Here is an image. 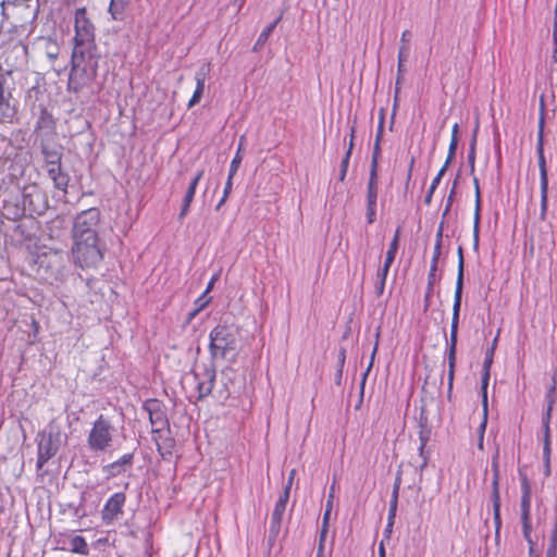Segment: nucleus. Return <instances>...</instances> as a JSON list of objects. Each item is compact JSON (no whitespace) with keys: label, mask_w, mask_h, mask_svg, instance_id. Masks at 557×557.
<instances>
[{"label":"nucleus","mask_w":557,"mask_h":557,"mask_svg":"<svg viewBox=\"0 0 557 557\" xmlns=\"http://www.w3.org/2000/svg\"><path fill=\"white\" fill-rule=\"evenodd\" d=\"M100 59L98 48H73L67 81L69 91L78 94L95 82Z\"/></svg>","instance_id":"nucleus-1"},{"label":"nucleus","mask_w":557,"mask_h":557,"mask_svg":"<svg viewBox=\"0 0 557 557\" xmlns=\"http://www.w3.org/2000/svg\"><path fill=\"white\" fill-rule=\"evenodd\" d=\"M239 327L233 323H219L209 334V352L212 360L235 362L239 352Z\"/></svg>","instance_id":"nucleus-2"},{"label":"nucleus","mask_w":557,"mask_h":557,"mask_svg":"<svg viewBox=\"0 0 557 557\" xmlns=\"http://www.w3.org/2000/svg\"><path fill=\"white\" fill-rule=\"evenodd\" d=\"M37 275L49 284L63 282L67 274V257L63 251L49 250L37 256Z\"/></svg>","instance_id":"nucleus-3"},{"label":"nucleus","mask_w":557,"mask_h":557,"mask_svg":"<svg viewBox=\"0 0 557 557\" xmlns=\"http://www.w3.org/2000/svg\"><path fill=\"white\" fill-rule=\"evenodd\" d=\"M73 261L81 269H96L104 258L106 245L100 238L73 239Z\"/></svg>","instance_id":"nucleus-4"},{"label":"nucleus","mask_w":557,"mask_h":557,"mask_svg":"<svg viewBox=\"0 0 557 557\" xmlns=\"http://www.w3.org/2000/svg\"><path fill=\"white\" fill-rule=\"evenodd\" d=\"M101 213L98 208H89L79 212L73 222L72 238L73 239H91L100 238Z\"/></svg>","instance_id":"nucleus-5"},{"label":"nucleus","mask_w":557,"mask_h":557,"mask_svg":"<svg viewBox=\"0 0 557 557\" xmlns=\"http://www.w3.org/2000/svg\"><path fill=\"white\" fill-rule=\"evenodd\" d=\"M114 426L111 420L100 414L92 423V428L87 436V445L91 451L107 450L113 441Z\"/></svg>","instance_id":"nucleus-6"},{"label":"nucleus","mask_w":557,"mask_h":557,"mask_svg":"<svg viewBox=\"0 0 557 557\" xmlns=\"http://www.w3.org/2000/svg\"><path fill=\"white\" fill-rule=\"evenodd\" d=\"M74 28V48H97L95 42V26L88 17L85 7L75 10Z\"/></svg>","instance_id":"nucleus-7"},{"label":"nucleus","mask_w":557,"mask_h":557,"mask_svg":"<svg viewBox=\"0 0 557 557\" xmlns=\"http://www.w3.org/2000/svg\"><path fill=\"white\" fill-rule=\"evenodd\" d=\"M38 436L40 440L37 444L36 468L40 470L48 460L57 455L60 447V432L50 425L48 432L42 431Z\"/></svg>","instance_id":"nucleus-8"},{"label":"nucleus","mask_w":557,"mask_h":557,"mask_svg":"<svg viewBox=\"0 0 557 557\" xmlns=\"http://www.w3.org/2000/svg\"><path fill=\"white\" fill-rule=\"evenodd\" d=\"M143 409L149 417L152 434H160L165 430L170 433V422L166 416L165 406L161 400L157 398H149L143 404Z\"/></svg>","instance_id":"nucleus-9"},{"label":"nucleus","mask_w":557,"mask_h":557,"mask_svg":"<svg viewBox=\"0 0 557 557\" xmlns=\"http://www.w3.org/2000/svg\"><path fill=\"white\" fill-rule=\"evenodd\" d=\"M193 375L196 381V388L198 392L197 399L202 400L211 395L216 377L214 360L211 359L209 363L198 366L193 370Z\"/></svg>","instance_id":"nucleus-10"},{"label":"nucleus","mask_w":557,"mask_h":557,"mask_svg":"<svg viewBox=\"0 0 557 557\" xmlns=\"http://www.w3.org/2000/svg\"><path fill=\"white\" fill-rule=\"evenodd\" d=\"M519 479L521 485V498H520V519L522 524L523 537H528V533H532L531 523V498L532 487L528 479V475L522 470H519Z\"/></svg>","instance_id":"nucleus-11"},{"label":"nucleus","mask_w":557,"mask_h":557,"mask_svg":"<svg viewBox=\"0 0 557 557\" xmlns=\"http://www.w3.org/2000/svg\"><path fill=\"white\" fill-rule=\"evenodd\" d=\"M459 317L460 315H456V314H453V317H451L450 335H449V339L447 342V359H448L447 397H448V399L451 396L453 384H454V379H455Z\"/></svg>","instance_id":"nucleus-12"},{"label":"nucleus","mask_w":557,"mask_h":557,"mask_svg":"<svg viewBox=\"0 0 557 557\" xmlns=\"http://www.w3.org/2000/svg\"><path fill=\"white\" fill-rule=\"evenodd\" d=\"M22 207L24 213L29 215L42 214L47 209L45 195L36 187L25 188L22 195Z\"/></svg>","instance_id":"nucleus-13"},{"label":"nucleus","mask_w":557,"mask_h":557,"mask_svg":"<svg viewBox=\"0 0 557 557\" xmlns=\"http://www.w3.org/2000/svg\"><path fill=\"white\" fill-rule=\"evenodd\" d=\"M289 497L286 494H281L278 499L275 503L274 509L271 515L269 535H268V545L272 548L275 544V541L280 534L282 520L284 512L286 510V506Z\"/></svg>","instance_id":"nucleus-14"},{"label":"nucleus","mask_w":557,"mask_h":557,"mask_svg":"<svg viewBox=\"0 0 557 557\" xmlns=\"http://www.w3.org/2000/svg\"><path fill=\"white\" fill-rule=\"evenodd\" d=\"M126 502V495L123 492L114 493L106 502L101 510V519L104 524H111L123 513V507Z\"/></svg>","instance_id":"nucleus-15"},{"label":"nucleus","mask_w":557,"mask_h":557,"mask_svg":"<svg viewBox=\"0 0 557 557\" xmlns=\"http://www.w3.org/2000/svg\"><path fill=\"white\" fill-rule=\"evenodd\" d=\"M537 163L540 170V190H541V208L540 220L544 222L547 215L548 208V172L546 165L545 154L537 156Z\"/></svg>","instance_id":"nucleus-16"},{"label":"nucleus","mask_w":557,"mask_h":557,"mask_svg":"<svg viewBox=\"0 0 557 557\" xmlns=\"http://www.w3.org/2000/svg\"><path fill=\"white\" fill-rule=\"evenodd\" d=\"M5 77L0 74V124H12L15 120L17 110L11 103V94L4 90Z\"/></svg>","instance_id":"nucleus-17"},{"label":"nucleus","mask_w":557,"mask_h":557,"mask_svg":"<svg viewBox=\"0 0 557 557\" xmlns=\"http://www.w3.org/2000/svg\"><path fill=\"white\" fill-rule=\"evenodd\" d=\"M26 52L27 47L21 42L7 45L0 48V61H2L9 67L8 72L10 73L13 67L17 66L18 60Z\"/></svg>","instance_id":"nucleus-18"},{"label":"nucleus","mask_w":557,"mask_h":557,"mask_svg":"<svg viewBox=\"0 0 557 557\" xmlns=\"http://www.w3.org/2000/svg\"><path fill=\"white\" fill-rule=\"evenodd\" d=\"M457 255H458V272H457L456 288H455V295H454L453 314L460 315V308H461V300H462V288H463V269H465L463 250H462L461 246L458 247Z\"/></svg>","instance_id":"nucleus-19"},{"label":"nucleus","mask_w":557,"mask_h":557,"mask_svg":"<svg viewBox=\"0 0 557 557\" xmlns=\"http://www.w3.org/2000/svg\"><path fill=\"white\" fill-rule=\"evenodd\" d=\"M40 150L44 156L45 168L62 163L63 146L57 143L41 141Z\"/></svg>","instance_id":"nucleus-20"},{"label":"nucleus","mask_w":557,"mask_h":557,"mask_svg":"<svg viewBox=\"0 0 557 557\" xmlns=\"http://www.w3.org/2000/svg\"><path fill=\"white\" fill-rule=\"evenodd\" d=\"M134 463V454L128 453L123 455L120 459L103 467V472L107 474V479L115 478L132 468Z\"/></svg>","instance_id":"nucleus-21"},{"label":"nucleus","mask_w":557,"mask_h":557,"mask_svg":"<svg viewBox=\"0 0 557 557\" xmlns=\"http://www.w3.org/2000/svg\"><path fill=\"white\" fill-rule=\"evenodd\" d=\"M49 178L52 181L54 188L66 194L70 175L63 170L62 163L46 168Z\"/></svg>","instance_id":"nucleus-22"},{"label":"nucleus","mask_w":557,"mask_h":557,"mask_svg":"<svg viewBox=\"0 0 557 557\" xmlns=\"http://www.w3.org/2000/svg\"><path fill=\"white\" fill-rule=\"evenodd\" d=\"M153 441L157 445V450L162 457L163 460H170L173 456L174 448L176 446V442L171 436H162V433L160 434H153Z\"/></svg>","instance_id":"nucleus-23"},{"label":"nucleus","mask_w":557,"mask_h":557,"mask_svg":"<svg viewBox=\"0 0 557 557\" xmlns=\"http://www.w3.org/2000/svg\"><path fill=\"white\" fill-rule=\"evenodd\" d=\"M55 127V121L52 114L44 106L39 107V115L36 122L35 132L51 133Z\"/></svg>","instance_id":"nucleus-24"},{"label":"nucleus","mask_w":557,"mask_h":557,"mask_svg":"<svg viewBox=\"0 0 557 557\" xmlns=\"http://www.w3.org/2000/svg\"><path fill=\"white\" fill-rule=\"evenodd\" d=\"M233 373H235V371L231 367H227L224 370H222V372H221L222 387L216 389V395H215L218 399L224 401L230 398V396L232 394V391L230 387V383H232V379H231L230 374H233Z\"/></svg>","instance_id":"nucleus-25"},{"label":"nucleus","mask_w":557,"mask_h":557,"mask_svg":"<svg viewBox=\"0 0 557 557\" xmlns=\"http://www.w3.org/2000/svg\"><path fill=\"white\" fill-rule=\"evenodd\" d=\"M39 44L41 45V49H42L45 55L49 60H51V61L57 60L59 52H60V47L55 39H53L51 37H40Z\"/></svg>","instance_id":"nucleus-26"},{"label":"nucleus","mask_w":557,"mask_h":557,"mask_svg":"<svg viewBox=\"0 0 557 557\" xmlns=\"http://www.w3.org/2000/svg\"><path fill=\"white\" fill-rule=\"evenodd\" d=\"M380 334H381V327L379 326L376 329V332H375V343H374V347H373V350H372V354H371V357H370V362L366 369V371L362 373V379H361V383H360V400H359V404L362 403V397H363V393H364V386H366V381H367V377L373 367V363H374V358H375V355H376V351H377V348H379V341H380Z\"/></svg>","instance_id":"nucleus-27"},{"label":"nucleus","mask_w":557,"mask_h":557,"mask_svg":"<svg viewBox=\"0 0 557 557\" xmlns=\"http://www.w3.org/2000/svg\"><path fill=\"white\" fill-rule=\"evenodd\" d=\"M283 12L271 23L269 24L259 35L258 39L256 40L252 51L257 52L259 51L264 44L268 41L270 35L274 30V28L277 26V24L282 21Z\"/></svg>","instance_id":"nucleus-28"},{"label":"nucleus","mask_w":557,"mask_h":557,"mask_svg":"<svg viewBox=\"0 0 557 557\" xmlns=\"http://www.w3.org/2000/svg\"><path fill=\"white\" fill-rule=\"evenodd\" d=\"M128 0H111L109 5V13L115 21H124L126 17V8Z\"/></svg>","instance_id":"nucleus-29"},{"label":"nucleus","mask_w":557,"mask_h":557,"mask_svg":"<svg viewBox=\"0 0 557 557\" xmlns=\"http://www.w3.org/2000/svg\"><path fill=\"white\" fill-rule=\"evenodd\" d=\"M377 174L369 173V181L367 185V206H376L377 200Z\"/></svg>","instance_id":"nucleus-30"},{"label":"nucleus","mask_w":557,"mask_h":557,"mask_svg":"<svg viewBox=\"0 0 557 557\" xmlns=\"http://www.w3.org/2000/svg\"><path fill=\"white\" fill-rule=\"evenodd\" d=\"M491 486H492L491 500L493 504V520H494V523L499 524V517H500L499 482H492Z\"/></svg>","instance_id":"nucleus-31"},{"label":"nucleus","mask_w":557,"mask_h":557,"mask_svg":"<svg viewBox=\"0 0 557 557\" xmlns=\"http://www.w3.org/2000/svg\"><path fill=\"white\" fill-rule=\"evenodd\" d=\"M480 220H481V198L478 197V201H475L474 216H473V250L474 251L479 250Z\"/></svg>","instance_id":"nucleus-32"},{"label":"nucleus","mask_w":557,"mask_h":557,"mask_svg":"<svg viewBox=\"0 0 557 557\" xmlns=\"http://www.w3.org/2000/svg\"><path fill=\"white\" fill-rule=\"evenodd\" d=\"M70 552L74 554H78L82 556H87L89 554V547L84 536L74 535L70 540Z\"/></svg>","instance_id":"nucleus-33"},{"label":"nucleus","mask_w":557,"mask_h":557,"mask_svg":"<svg viewBox=\"0 0 557 557\" xmlns=\"http://www.w3.org/2000/svg\"><path fill=\"white\" fill-rule=\"evenodd\" d=\"M494 359L484 358L483 361V372L481 377V396L483 398V403L486 404V396H487V386L491 375V367L493 364Z\"/></svg>","instance_id":"nucleus-34"},{"label":"nucleus","mask_w":557,"mask_h":557,"mask_svg":"<svg viewBox=\"0 0 557 557\" xmlns=\"http://www.w3.org/2000/svg\"><path fill=\"white\" fill-rule=\"evenodd\" d=\"M537 156L544 154V100L541 98V116L539 121L537 143H536Z\"/></svg>","instance_id":"nucleus-35"},{"label":"nucleus","mask_w":557,"mask_h":557,"mask_svg":"<svg viewBox=\"0 0 557 557\" xmlns=\"http://www.w3.org/2000/svg\"><path fill=\"white\" fill-rule=\"evenodd\" d=\"M478 129H479V126L476 125L474 131H473V134H472V138L470 140V144H469V151H468V163H469V168H470V173L473 174L474 173V170H475V156H476V135H478Z\"/></svg>","instance_id":"nucleus-36"},{"label":"nucleus","mask_w":557,"mask_h":557,"mask_svg":"<svg viewBox=\"0 0 557 557\" xmlns=\"http://www.w3.org/2000/svg\"><path fill=\"white\" fill-rule=\"evenodd\" d=\"M211 70L210 63H203L195 74L196 88L198 90L205 91V84L207 76L209 75Z\"/></svg>","instance_id":"nucleus-37"},{"label":"nucleus","mask_w":557,"mask_h":557,"mask_svg":"<svg viewBox=\"0 0 557 557\" xmlns=\"http://www.w3.org/2000/svg\"><path fill=\"white\" fill-rule=\"evenodd\" d=\"M381 143L382 141L374 140L373 151H372V156H371L370 173L377 174L379 161H380L381 151H382Z\"/></svg>","instance_id":"nucleus-38"},{"label":"nucleus","mask_w":557,"mask_h":557,"mask_svg":"<svg viewBox=\"0 0 557 557\" xmlns=\"http://www.w3.org/2000/svg\"><path fill=\"white\" fill-rule=\"evenodd\" d=\"M12 153L11 140L0 136V161L9 160Z\"/></svg>","instance_id":"nucleus-39"},{"label":"nucleus","mask_w":557,"mask_h":557,"mask_svg":"<svg viewBox=\"0 0 557 557\" xmlns=\"http://www.w3.org/2000/svg\"><path fill=\"white\" fill-rule=\"evenodd\" d=\"M243 140H244V137L240 138L239 147H238V149L236 151L235 157L231 161V165H230V170H228V174H230L231 177L235 176V174L237 173V170H238V168H239V165L242 163V160H243V157L240 154Z\"/></svg>","instance_id":"nucleus-40"},{"label":"nucleus","mask_w":557,"mask_h":557,"mask_svg":"<svg viewBox=\"0 0 557 557\" xmlns=\"http://www.w3.org/2000/svg\"><path fill=\"white\" fill-rule=\"evenodd\" d=\"M556 376L554 375L552 377V384L549 385L548 389H547V393L545 395V400L547 403V407H553L555 406L556 404V399H557V396H556Z\"/></svg>","instance_id":"nucleus-41"},{"label":"nucleus","mask_w":557,"mask_h":557,"mask_svg":"<svg viewBox=\"0 0 557 557\" xmlns=\"http://www.w3.org/2000/svg\"><path fill=\"white\" fill-rule=\"evenodd\" d=\"M387 274V272L381 270L376 273L375 293L377 296H382L384 293Z\"/></svg>","instance_id":"nucleus-42"},{"label":"nucleus","mask_w":557,"mask_h":557,"mask_svg":"<svg viewBox=\"0 0 557 557\" xmlns=\"http://www.w3.org/2000/svg\"><path fill=\"white\" fill-rule=\"evenodd\" d=\"M233 178L234 177H231L230 174L227 175V180H226L224 190H223V196L220 199V201L218 202V205L215 206L216 211L220 210V208L225 203L226 199L228 198V196L232 191V188H233Z\"/></svg>","instance_id":"nucleus-43"},{"label":"nucleus","mask_w":557,"mask_h":557,"mask_svg":"<svg viewBox=\"0 0 557 557\" xmlns=\"http://www.w3.org/2000/svg\"><path fill=\"white\" fill-rule=\"evenodd\" d=\"M491 469L493 472L492 482H499L500 471H499V451L498 450H496V453L492 457Z\"/></svg>","instance_id":"nucleus-44"},{"label":"nucleus","mask_w":557,"mask_h":557,"mask_svg":"<svg viewBox=\"0 0 557 557\" xmlns=\"http://www.w3.org/2000/svg\"><path fill=\"white\" fill-rule=\"evenodd\" d=\"M193 200H194V196L185 193V196L183 198L182 206H181V211L178 213V220H183L187 215Z\"/></svg>","instance_id":"nucleus-45"},{"label":"nucleus","mask_w":557,"mask_h":557,"mask_svg":"<svg viewBox=\"0 0 557 557\" xmlns=\"http://www.w3.org/2000/svg\"><path fill=\"white\" fill-rule=\"evenodd\" d=\"M543 429V453H552L550 425H542Z\"/></svg>","instance_id":"nucleus-46"},{"label":"nucleus","mask_w":557,"mask_h":557,"mask_svg":"<svg viewBox=\"0 0 557 557\" xmlns=\"http://www.w3.org/2000/svg\"><path fill=\"white\" fill-rule=\"evenodd\" d=\"M384 123H385V110L382 108L380 110L379 124H377V129H376V134H375V140H377V141H382V139H383Z\"/></svg>","instance_id":"nucleus-47"},{"label":"nucleus","mask_w":557,"mask_h":557,"mask_svg":"<svg viewBox=\"0 0 557 557\" xmlns=\"http://www.w3.org/2000/svg\"><path fill=\"white\" fill-rule=\"evenodd\" d=\"M203 173H205L203 170H201V171L197 172V174L193 177V180L190 181L188 188L186 190L187 194L195 197L198 183L201 180V177L203 176Z\"/></svg>","instance_id":"nucleus-48"},{"label":"nucleus","mask_w":557,"mask_h":557,"mask_svg":"<svg viewBox=\"0 0 557 557\" xmlns=\"http://www.w3.org/2000/svg\"><path fill=\"white\" fill-rule=\"evenodd\" d=\"M354 145L355 144H350L348 145V149L341 162V172H343V174H347V170H348V164H349V160H350V157H351V153H352V149H354Z\"/></svg>","instance_id":"nucleus-49"},{"label":"nucleus","mask_w":557,"mask_h":557,"mask_svg":"<svg viewBox=\"0 0 557 557\" xmlns=\"http://www.w3.org/2000/svg\"><path fill=\"white\" fill-rule=\"evenodd\" d=\"M426 445H428L426 443H420L419 448H418L419 456L422 458V462L419 466L420 471H422L428 466V462H429V455L425 450Z\"/></svg>","instance_id":"nucleus-50"},{"label":"nucleus","mask_w":557,"mask_h":557,"mask_svg":"<svg viewBox=\"0 0 557 557\" xmlns=\"http://www.w3.org/2000/svg\"><path fill=\"white\" fill-rule=\"evenodd\" d=\"M408 54H409V52H406V47H404L403 49H399V51H398L397 72L399 74H403L405 72L404 63L407 61Z\"/></svg>","instance_id":"nucleus-51"},{"label":"nucleus","mask_w":557,"mask_h":557,"mask_svg":"<svg viewBox=\"0 0 557 557\" xmlns=\"http://www.w3.org/2000/svg\"><path fill=\"white\" fill-rule=\"evenodd\" d=\"M458 140H459L458 137H455V138L450 139V144H449L446 161L451 162L453 159L455 158L456 150H457V147H458Z\"/></svg>","instance_id":"nucleus-52"},{"label":"nucleus","mask_w":557,"mask_h":557,"mask_svg":"<svg viewBox=\"0 0 557 557\" xmlns=\"http://www.w3.org/2000/svg\"><path fill=\"white\" fill-rule=\"evenodd\" d=\"M418 422H419V428L430 426L428 411H426L425 406H421V408H420Z\"/></svg>","instance_id":"nucleus-53"},{"label":"nucleus","mask_w":557,"mask_h":557,"mask_svg":"<svg viewBox=\"0 0 557 557\" xmlns=\"http://www.w3.org/2000/svg\"><path fill=\"white\" fill-rule=\"evenodd\" d=\"M329 528L321 527L320 536H319V547L317 554H324V542L326 540Z\"/></svg>","instance_id":"nucleus-54"},{"label":"nucleus","mask_w":557,"mask_h":557,"mask_svg":"<svg viewBox=\"0 0 557 557\" xmlns=\"http://www.w3.org/2000/svg\"><path fill=\"white\" fill-rule=\"evenodd\" d=\"M431 438V428L430 426H424V428H419V441L420 443H429Z\"/></svg>","instance_id":"nucleus-55"},{"label":"nucleus","mask_w":557,"mask_h":557,"mask_svg":"<svg viewBox=\"0 0 557 557\" xmlns=\"http://www.w3.org/2000/svg\"><path fill=\"white\" fill-rule=\"evenodd\" d=\"M441 249H442V245H440L438 243H435L434 250H433V256H432V260H431V267L433 269L437 268L438 259L441 257Z\"/></svg>","instance_id":"nucleus-56"},{"label":"nucleus","mask_w":557,"mask_h":557,"mask_svg":"<svg viewBox=\"0 0 557 557\" xmlns=\"http://www.w3.org/2000/svg\"><path fill=\"white\" fill-rule=\"evenodd\" d=\"M410 37H411L410 30L406 29V30L403 32L401 38H400V47H399V49H403L404 47H406V52H409V50H410V47H409Z\"/></svg>","instance_id":"nucleus-57"},{"label":"nucleus","mask_w":557,"mask_h":557,"mask_svg":"<svg viewBox=\"0 0 557 557\" xmlns=\"http://www.w3.org/2000/svg\"><path fill=\"white\" fill-rule=\"evenodd\" d=\"M550 456H552V453H543V465H544L545 478H548L550 475Z\"/></svg>","instance_id":"nucleus-58"},{"label":"nucleus","mask_w":557,"mask_h":557,"mask_svg":"<svg viewBox=\"0 0 557 557\" xmlns=\"http://www.w3.org/2000/svg\"><path fill=\"white\" fill-rule=\"evenodd\" d=\"M295 472H296L295 469H293L290 471L287 482L285 483L284 490L281 493V494H286L287 497H289V494H290V490H292L294 478H295Z\"/></svg>","instance_id":"nucleus-59"},{"label":"nucleus","mask_w":557,"mask_h":557,"mask_svg":"<svg viewBox=\"0 0 557 557\" xmlns=\"http://www.w3.org/2000/svg\"><path fill=\"white\" fill-rule=\"evenodd\" d=\"M376 219V206H367V222L373 224Z\"/></svg>","instance_id":"nucleus-60"},{"label":"nucleus","mask_w":557,"mask_h":557,"mask_svg":"<svg viewBox=\"0 0 557 557\" xmlns=\"http://www.w3.org/2000/svg\"><path fill=\"white\" fill-rule=\"evenodd\" d=\"M436 271H437V268H433L430 265V271H429V274H428V288H432L434 287L435 283L437 282V278H436Z\"/></svg>","instance_id":"nucleus-61"},{"label":"nucleus","mask_w":557,"mask_h":557,"mask_svg":"<svg viewBox=\"0 0 557 557\" xmlns=\"http://www.w3.org/2000/svg\"><path fill=\"white\" fill-rule=\"evenodd\" d=\"M202 95H203V91L195 89L191 98L189 99L188 108H193L194 106L199 103L202 98Z\"/></svg>","instance_id":"nucleus-62"},{"label":"nucleus","mask_w":557,"mask_h":557,"mask_svg":"<svg viewBox=\"0 0 557 557\" xmlns=\"http://www.w3.org/2000/svg\"><path fill=\"white\" fill-rule=\"evenodd\" d=\"M524 540L529 544V557H539V554L535 552V542L532 540L531 533H528V537Z\"/></svg>","instance_id":"nucleus-63"},{"label":"nucleus","mask_w":557,"mask_h":557,"mask_svg":"<svg viewBox=\"0 0 557 557\" xmlns=\"http://www.w3.org/2000/svg\"><path fill=\"white\" fill-rule=\"evenodd\" d=\"M548 544L557 546V519L554 522V527H553V530L550 532Z\"/></svg>","instance_id":"nucleus-64"}]
</instances>
